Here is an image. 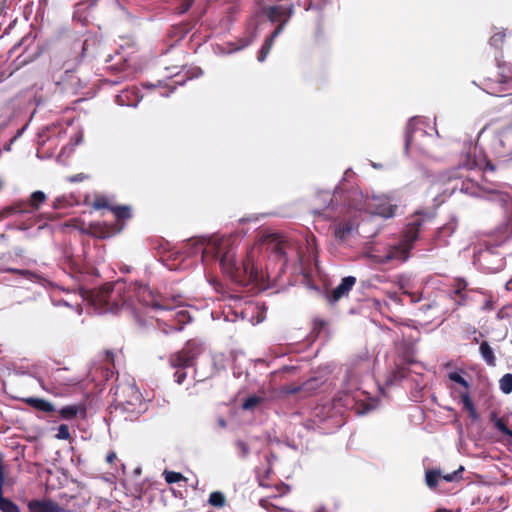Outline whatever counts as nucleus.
I'll list each match as a JSON object with an SVG mask.
<instances>
[{"label":"nucleus","instance_id":"obj_1","mask_svg":"<svg viewBox=\"0 0 512 512\" xmlns=\"http://www.w3.org/2000/svg\"><path fill=\"white\" fill-rule=\"evenodd\" d=\"M80 289L82 298L88 300L100 314L116 312L119 309L117 296L123 292L122 305L133 308L137 317L140 310L136 307V302L149 309L151 317L156 318L159 328L165 334L181 331L184 324L190 321L185 309H177L182 303L180 296L173 298L175 304L172 305L167 299L158 297L149 287L138 282L130 283L127 287L122 282H116L94 290H84L82 286Z\"/></svg>","mask_w":512,"mask_h":512},{"label":"nucleus","instance_id":"obj_2","mask_svg":"<svg viewBox=\"0 0 512 512\" xmlns=\"http://www.w3.org/2000/svg\"><path fill=\"white\" fill-rule=\"evenodd\" d=\"M238 239L236 234L191 238L185 242L182 250L187 257L200 254L203 264L218 262L222 271L234 282H243L244 276L248 272L253 276L254 271L248 270L247 264L237 262Z\"/></svg>","mask_w":512,"mask_h":512},{"label":"nucleus","instance_id":"obj_3","mask_svg":"<svg viewBox=\"0 0 512 512\" xmlns=\"http://www.w3.org/2000/svg\"><path fill=\"white\" fill-rule=\"evenodd\" d=\"M484 168V176L482 182H476L469 176H454L450 179V195L453 194L457 189L464 194H468L476 197H484L491 201L499 202L502 206L506 205L512 196L504 191V185L501 183H493L488 179V171L493 172L494 167L486 162V158L481 153L478 154V148L476 145H469L468 151L465 156V160L461 162V166L467 170H474L476 168Z\"/></svg>","mask_w":512,"mask_h":512},{"label":"nucleus","instance_id":"obj_4","mask_svg":"<svg viewBox=\"0 0 512 512\" xmlns=\"http://www.w3.org/2000/svg\"><path fill=\"white\" fill-rule=\"evenodd\" d=\"M318 198L323 202L324 207L322 210H316L315 212L327 219L336 221L334 236L339 241H345L357 229L361 215L355 205L350 206V194L347 193L343 197L342 190L337 187L332 195L324 192L319 194Z\"/></svg>","mask_w":512,"mask_h":512},{"label":"nucleus","instance_id":"obj_5","mask_svg":"<svg viewBox=\"0 0 512 512\" xmlns=\"http://www.w3.org/2000/svg\"><path fill=\"white\" fill-rule=\"evenodd\" d=\"M434 216V212L417 211L409 218L400 243L390 246L384 255H371V258L379 264H386L393 260L406 261L414 242L418 239L419 232L433 221Z\"/></svg>","mask_w":512,"mask_h":512},{"label":"nucleus","instance_id":"obj_6","mask_svg":"<svg viewBox=\"0 0 512 512\" xmlns=\"http://www.w3.org/2000/svg\"><path fill=\"white\" fill-rule=\"evenodd\" d=\"M512 238V219L507 220L497 229L493 243H490L485 249L473 252V263L479 268L488 271H499L504 263L503 259L507 252L499 251Z\"/></svg>","mask_w":512,"mask_h":512},{"label":"nucleus","instance_id":"obj_7","mask_svg":"<svg viewBox=\"0 0 512 512\" xmlns=\"http://www.w3.org/2000/svg\"><path fill=\"white\" fill-rule=\"evenodd\" d=\"M289 246V242L286 240L284 236L276 232H261L259 234L256 246L248 252L246 259H237L238 263H245L248 266V270L253 269L254 274L250 276L248 272L244 276L243 282H237L238 284L245 285L250 281H253L257 278L258 270L253 264V255L255 249L260 251H265L268 253L274 254L277 259L285 258L286 250Z\"/></svg>","mask_w":512,"mask_h":512},{"label":"nucleus","instance_id":"obj_8","mask_svg":"<svg viewBox=\"0 0 512 512\" xmlns=\"http://www.w3.org/2000/svg\"><path fill=\"white\" fill-rule=\"evenodd\" d=\"M350 194L351 203L350 206L355 205V208L359 210V213H366L369 215H377L383 218H391L395 215L397 210V203L393 195H372L364 196L362 192L358 190H352L348 192Z\"/></svg>","mask_w":512,"mask_h":512},{"label":"nucleus","instance_id":"obj_9","mask_svg":"<svg viewBox=\"0 0 512 512\" xmlns=\"http://www.w3.org/2000/svg\"><path fill=\"white\" fill-rule=\"evenodd\" d=\"M204 345L198 340H190L186 343L184 348L171 355L170 364L175 371V381L182 384L186 377V370L192 368L195 359L204 352Z\"/></svg>","mask_w":512,"mask_h":512},{"label":"nucleus","instance_id":"obj_10","mask_svg":"<svg viewBox=\"0 0 512 512\" xmlns=\"http://www.w3.org/2000/svg\"><path fill=\"white\" fill-rule=\"evenodd\" d=\"M490 150L496 158L502 161L512 159V132H497L490 141Z\"/></svg>","mask_w":512,"mask_h":512},{"label":"nucleus","instance_id":"obj_11","mask_svg":"<svg viewBox=\"0 0 512 512\" xmlns=\"http://www.w3.org/2000/svg\"><path fill=\"white\" fill-rule=\"evenodd\" d=\"M425 119L413 117L409 120L405 132V150L422 145L421 139L427 137Z\"/></svg>","mask_w":512,"mask_h":512},{"label":"nucleus","instance_id":"obj_12","mask_svg":"<svg viewBox=\"0 0 512 512\" xmlns=\"http://www.w3.org/2000/svg\"><path fill=\"white\" fill-rule=\"evenodd\" d=\"M116 399L121 397L122 401L129 405H140L145 404L142 400L141 393L132 384L119 385L115 392Z\"/></svg>","mask_w":512,"mask_h":512},{"label":"nucleus","instance_id":"obj_13","mask_svg":"<svg viewBox=\"0 0 512 512\" xmlns=\"http://www.w3.org/2000/svg\"><path fill=\"white\" fill-rule=\"evenodd\" d=\"M115 402L116 411H120V413L124 415L125 419L130 421L137 419L147 409L146 404H140L137 406L129 405L128 403L123 402L121 397H119V399L115 398Z\"/></svg>","mask_w":512,"mask_h":512},{"label":"nucleus","instance_id":"obj_14","mask_svg":"<svg viewBox=\"0 0 512 512\" xmlns=\"http://www.w3.org/2000/svg\"><path fill=\"white\" fill-rule=\"evenodd\" d=\"M356 283V278L353 276H347L342 279L340 284L336 286L332 293L330 300L336 302L342 297L347 296Z\"/></svg>","mask_w":512,"mask_h":512},{"label":"nucleus","instance_id":"obj_15","mask_svg":"<svg viewBox=\"0 0 512 512\" xmlns=\"http://www.w3.org/2000/svg\"><path fill=\"white\" fill-rule=\"evenodd\" d=\"M29 512H60V507L52 500H33L28 504Z\"/></svg>","mask_w":512,"mask_h":512},{"label":"nucleus","instance_id":"obj_16","mask_svg":"<svg viewBox=\"0 0 512 512\" xmlns=\"http://www.w3.org/2000/svg\"><path fill=\"white\" fill-rule=\"evenodd\" d=\"M286 24L287 23L282 21L276 27V29L273 31V33L265 40V42H264L263 46L261 47V49L259 51V54H258V61L259 62H263L266 59V57H267V55H268V53H269V51H270V49H271V47L273 45L274 39L276 37H278L282 33V31L284 30V27H285Z\"/></svg>","mask_w":512,"mask_h":512},{"label":"nucleus","instance_id":"obj_17","mask_svg":"<svg viewBox=\"0 0 512 512\" xmlns=\"http://www.w3.org/2000/svg\"><path fill=\"white\" fill-rule=\"evenodd\" d=\"M141 98L135 90H124L116 96V103L120 106L137 107Z\"/></svg>","mask_w":512,"mask_h":512},{"label":"nucleus","instance_id":"obj_18","mask_svg":"<svg viewBox=\"0 0 512 512\" xmlns=\"http://www.w3.org/2000/svg\"><path fill=\"white\" fill-rule=\"evenodd\" d=\"M266 400L265 391L261 390L258 394L249 395L242 403V409L245 411H253L256 407Z\"/></svg>","mask_w":512,"mask_h":512},{"label":"nucleus","instance_id":"obj_19","mask_svg":"<svg viewBox=\"0 0 512 512\" xmlns=\"http://www.w3.org/2000/svg\"><path fill=\"white\" fill-rule=\"evenodd\" d=\"M479 353L482 360L490 367L496 366L494 351L487 341H482L479 346Z\"/></svg>","mask_w":512,"mask_h":512},{"label":"nucleus","instance_id":"obj_20","mask_svg":"<svg viewBox=\"0 0 512 512\" xmlns=\"http://www.w3.org/2000/svg\"><path fill=\"white\" fill-rule=\"evenodd\" d=\"M25 402L28 405H30L31 407H33L37 410L43 411V412L50 413V412L55 411V407L51 402L41 399V398L30 397V398H27L25 400Z\"/></svg>","mask_w":512,"mask_h":512},{"label":"nucleus","instance_id":"obj_21","mask_svg":"<svg viewBox=\"0 0 512 512\" xmlns=\"http://www.w3.org/2000/svg\"><path fill=\"white\" fill-rule=\"evenodd\" d=\"M80 412L85 413V408L78 404L67 405L59 410L61 418L65 420L74 419Z\"/></svg>","mask_w":512,"mask_h":512},{"label":"nucleus","instance_id":"obj_22","mask_svg":"<svg viewBox=\"0 0 512 512\" xmlns=\"http://www.w3.org/2000/svg\"><path fill=\"white\" fill-rule=\"evenodd\" d=\"M97 207H106L105 204L96 203ZM114 214L116 220H126L131 217V211L129 206H107Z\"/></svg>","mask_w":512,"mask_h":512},{"label":"nucleus","instance_id":"obj_23","mask_svg":"<svg viewBox=\"0 0 512 512\" xmlns=\"http://www.w3.org/2000/svg\"><path fill=\"white\" fill-rule=\"evenodd\" d=\"M317 379H309L302 386H289L285 389L287 394H296L301 391L310 392L316 388Z\"/></svg>","mask_w":512,"mask_h":512},{"label":"nucleus","instance_id":"obj_24","mask_svg":"<svg viewBox=\"0 0 512 512\" xmlns=\"http://www.w3.org/2000/svg\"><path fill=\"white\" fill-rule=\"evenodd\" d=\"M283 11H284L283 6H280V5L271 6L268 8L267 17L272 23H275L278 21L281 23L283 21V19L285 18V14Z\"/></svg>","mask_w":512,"mask_h":512},{"label":"nucleus","instance_id":"obj_25","mask_svg":"<svg viewBox=\"0 0 512 512\" xmlns=\"http://www.w3.org/2000/svg\"><path fill=\"white\" fill-rule=\"evenodd\" d=\"M440 478H441L440 470H429L425 474L426 485L429 488L434 489L437 486Z\"/></svg>","mask_w":512,"mask_h":512},{"label":"nucleus","instance_id":"obj_26","mask_svg":"<svg viewBox=\"0 0 512 512\" xmlns=\"http://www.w3.org/2000/svg\"><path fill=\"white\" fill-rule=\"evenodd\" d=\"M462 373H463V371H460V372L459 371L449 372L448 373V378L452 382H455V383L459 384L460 386H462L465 389V391H468L469 388H470V385L467 382V380L462 376Z\"/></svg>","mask_w":512,"mask_h":512},{"label":"nucleus","instance_id":"obj_27","mask_svg":"<svg viewBox=\"0 0 512 512\" xmlns=\"http://www.w3.org/2000/svg\"><path fill=\"white\" fill-rule=\"evenodd\" d=\"M208 502L214 507L221 508L225 505L226 499L222 492L215 491L210 494Z\"/></svg>","mask_w":512,"mask_h":512},{"label":"nucleus","instance_id":"obj_28","mask_svg":"<svg viewBox=\"0 0 512 512\" xmlns=\"http://www.w3.org/2000/svg\"><path fill=\"white\" fill-rule=\"evenodd\" d=\"M499 388L504 394L512 392V374L507 373L499 380Z\"/></svg>","mask_w":512,"mask_h":512},{"label":"nucleus","instance_id":"obj_29","mask_svg":"<svg viewBox=\"0 0 512 512\" xmlns=\"http://www.w3.org/2000/svg\"><path fill=\"white\" fill-rule=\"evenodd\" d=\"M46 195L42 191H35L31 194L30 204L34 209H38L39 206L45 201Z\"/></svg>","mask_w":512,"mask_h":512},{"label":"nucleus","instance_id":"obj_30","mask_svg":"<svg viewBox=\"0 0 512 512\" xmlns=\"http://www.w3.org/2000/svg\"><path fill=\"white\" fill-rule=\"evenodd\" d=\"M491 420L494 422L495 427L504 435L512 438V431L506 426L502 419L497 418L494 414L492 415Z\"/></svg>","mask_w":512,"mask_h":512},{"label":"nucleus","instance_id":"obj_31","mask_svg":"<svg viewBox=\"0 0 512 512\" xmlns=\"http://www.w3.org/2000/svg\"><path fill=\"white\" fill-rule=\"evenodd\" d=\"M0 511H2V512H20L19 507L8 498L0 501Z\"/></svg>","mask_w":512,"mask_h":512},{"label":"nucleus","instance_id":"obj_32","mask_svg":"<svg viewBox=\"0 0 512 512\" xmlns=\"http://www.w3.org/2000/svg\"><path fill=\"white\" fill-rule=\"evenodd\" d=\"M24 211L20 208L19 205H13V206H8V207H5L1 212H0V218H6V217H9L10 215H13V214H17V213H23Z\"/></svg>","mask_w":512,"mask_h":512},{"label":"nucleus","instance_id":"obj_33","mask_svg":"<svg viewBox=\"0 0 512 512\" xmlns=\"http://www.w3.org/2000/svg\"><path fill=\"white\" fill-rule=\"evenodd\" d=\"M212 361L214 368L219 371L225 368V356L222 353L212 355Z\"/></svg>","mask_w":512,"mask_h":512},{"label":"nucleus","instance_id":"obj_34","mask_svg":"<svg viewBox=\"0 0 512 512\" xmlns=\"http://www.w3.org/2000/svg\"><path fill=\"white\" fill-rule=\"evenodd\" d=\"M235 446H236L238 454H239V456L241 458H246L249 455L250 449H249L248 445L244 441L237 440L235 442Z\"/></svg>","mask_w":512,"mask_h":512},{"label":"nucleus","instance_id":"obj_35","mask_svg":"<svg viewBox=\"0 0 512 512\" xmlns=\"http://www.w3.org/2000/svg\"><path fill=\"white\" fill-rule=\"evenodd\" d=\"M255 36H256V28L254 29V32H253V34L251 35V37H250V38H242V39H240V40H239V45H238V46H236V47H234V48H231V49L229 50V53H231V52H235V51H238V50H241V49H243V48L247 47V46H248V45H250V43L253 41V39L255 38Z\"/></svg>","mask_w":512,"mask_h":512},{"label":"nucleus","instance_id":"obj_36","mask_svg":"<svg viewBox=\"0 0 512 512\" xmlns=\"http://www.w3.org/2000/svg\"><path fill=\"white\" fill-rule=\"evenodd\" d=\"M461 401L466 410L474 413V404L468 394V391L461 393Z\"/></svg>","mask_w":512,"mask_h":512},{"label":"nucleus","instance_id":"obj_37","mask_svg":"<svg viewBox=\"0 0 512 512\" xmlns=\"http://www.w3.org/2000/svg\"><path fill=\"white\" fill-rule=\"evenodd\" d=\"M505 38L504 32H497L490 38V45L499 48Z\"/></svg>","mask_w":512,"mask_h":512},{"label":"nucleus","instance_id":"obj_38","mask_svg":"<svg viewBox=\"0 0 512 512\" xmlns=\"http://www.w3.org/2000/svg\"><path fill=\"white\" fill-rule=\"evenodd\" d=\"M56 437L61 440H68L70 438L69 427L66 424H61L58 427V432Z\"/></svg>","mask_w":512,"mask_h":512},{"label":"nucleus","instance_id":"obj_39","mask_svg":"<svg viewBox=\"0 0 512 512\" xmlns=\"http://www.w3.org/2000/svg\"><path fill=\"white\" fill-rule=\"evenodd\" d=\"M182 479V475L180 473L174 471H166L165 472V480L167 483H177Z\"/></svg>","mask_w":512,"mask_h":512},{"label":"nucleus","instance_id":"obj_40","mask_svg":"<svg viewBox=\"0 0 512 512\" xmlns=\"http://www.w3.org/2000/svg\"><path fill=\"white\" fill-rule=\"evenodd\" d=\"M461 471H463V467H460L458 471H454V472H452V473H448V474H444V475H442V474H441V478H442L443 480H445L446 482H452V481H454V480H456V479H457L458 474H459Z\"/></svg>","mask_w":512,"mask_h":512},{"label":"nucleus","instance_id":"obj_41","mask_svg":"<svg viewBox=\"0 0 512 512\" xmlns=\"http://www.w3.org/2000/svg\"><path fill=\"white\" fill-rule=\"evenodd\" d=\"M283 12L285 14V18L283 19V22L287 23L289 21V19L294 14V7H293V5H291L289 7H284V11Z\"/></svg>","mask_w":512,"mask_h":512},{"label":"nucleus","instance_id":"obj_42","mask_svg":"<svg viewBox=\"0 0 512 512\" xmlns=\"http://www.w3.org/2000/svg\"><path fill=\"white\" fill-rule=\"evenodd\" d=\"M455 230L454 224H449L447 226H444L440 229V233L443 235H451Z\"/></svg>","mask_w":512,"mask_h":512},{"label":"nucleus","instance_id":"obj_43","mask_svg":"<svg viewBox=\"0 0 512 512\" xmlns=\"http://www.w3.org/2000/svg\"><path fill=\"white\" fill-rule=\"evenodd\" d=\"M25 274L28 276V279H30L32 281L40 282V283H43L45 281L41 276L34 274L32 272L26 271Z\"/></svg>","mask_w":512,"mask_h":512},{"label":"nucleus","instance_id":"obj_44","mask_svg":"<svg viewBox=\"0 0 512 512\" xmlns=\"http://www.w3.org/2000/svg\"><path fill=\"white\" fill-rule=\"evenodd\" d=\"M387 296H388V298H389L391 301H393L394 303H397V304H398V303H400V300H401V299H400V296L398 295V293H397V292H389V293L387 294Z\"/></svg>","mask_w":512,"mask_h":512},{"label":"nucleus","instance_id":"obj_45","mask_svg":"<svg viewBox=\"0 0 512 512\" xmlns=\"http://www.w3.org/2000/svg\"><path fill=\"white\" fill-rule=\"evenodd\" d=\"M86 178V176L83 173H79L76 175H73L69 178L70 182H80L83 181Z\"/></svg>","mask_w":512,"mask_h":512},{"label":"nucleus","instance_id":"obj_46","mask_svg":"<svg viewBox=\"0 0 512 512\" xmlns=\"http://www.w3.org/2000/svg\"><path fill=\"white\" fill-rule=\"evenodd\" d=\"M5 471H4V464H3V454L0 453V480L3 481L5 479Z\"/></svg>","mask_w":512,"mask_h":512},{"label":"nucleus","instance_id":"obj_47","mask_svg":"<svg viewBox=\"0 0 512 512\" xmlns=\"http://www.w3.org/2000/svg\"><path fill=\"white\" fill-rule=\"evenodd\" d=\"M277 491H278V495H284L286 494L288 491H289V488L288 486L284 485V484H281L280 486H277L276 487Z\"/></svg>","mask_w":512,"mask_h":512},{"label":"nucleus","instance_id":"obj_48","mask_svg":"<svg viewBox=\"0 0 512 512\" xmlns=\"http://www.w3.org/2000/svg\"><path fill=\"white\" fill-rule=\"evenodd\" d=\"M465 287H466L465 282H463V281L459 282L457 288L454 290V294L461 295V290L465 289Z\"/></svg>","mask_w":512,"mask_h":512},{"label":"nucleus","instance_id":"obj_49","mask_svg":"<svg viewBox=\"0 0 512 512\" xmlns=\"http://www.w3.org/2000/svg\"><path fill=\"white\" fill-rule=\"evenodd\" d=\"M217 425L218 427H220L221 429H225L227 427V422L226 420L223 418V417H219L217 419Z\"/></svg>","mask_w":512,"mask_h":512},{"label":"nucleus","instance_id":"obj_50","mask_svg":"<svg viewBox=\"0 0 512 512\" xmlns=\"http://www.w3.org/2000/svg\"><path fill=\"white\" fill-rule=\"evenodd\" d=\"M116 459V454L114 452H111L107 455L106 461L108 463H112Z\"/></svg>","mask_w":512,"mask_h":512},{"label":"nucleus","instance_id":"obj_51","mask_svg":"<svg viewBox=\"0 0 512 512\" xmlns=\"http://www.w3.org/2000/svg\"><path fill=\"white\" fill-rule=\"evenodd\" d=\"M5 484V479H3V481L0 480V501L6 499L4 496H3V486Z\"/></svg>","mask_w":512,"mask_h":512},{"label":"nucleus","instance_id":"obj_52","mask_svg":"<svg viewBox=\"0 0 512 512\" xmlns=\"http://www.w3.org/2000/svg\"><path fill=\"white\" fill-rule=\"evenodd\" d=\"M146 88H155V87H160L162 86V82L161 81H158L156 84H152V83H147L144 85Z\"/></svg>","mask_w":512,"mask_h":512},{"label":"nucleus","instance_id":"obj_53","mask_svg":"<svg viewBox=\"0 0 512 512\" xmlns=\"http://www.w3.org/2000/svg\"><path fill=\"white\" fill-rule=\"evenodd\" d=\"M27 126L28 124L24 125L21 129H19L17 131V133L15 134L18 138H20L22 136V134L25 132V130L27 129Z\"/></svg>","mask_w":512,"mask_h":512},{"label":"nucleus","instance_id":"obj_54","mask_svg":"<svg viewBox=\"0 0 512 512\" xmlns=\"http://www.w3.org/2000/svg\"><path fill=\"white\" fill-rule=\"evenodd\" d=\"M193 1L194 0H185L186 4H185V7L182 9V12L187 11L190 8V6L192 5Z\"/></svg>","mask_w":512,"mask_h":512},{"label":"nucleus","instance_id":"obj_55","mask_svg":"<svg viewBox=\"0 0 512 512\" xmlns=\"http://www.w3.org/2000/svg\"><path fill=\"white\" fill-rule=\"evenodd\" d=\"M14 143H11V140L9 141L8 144H6L4 147H3V151H6V152H9L11 151V147Z\"/></svg>","mask_w":512,"mask_h":512},{"label":"nucleus","instance_id":"obj_56","mask_svg":"<svg viewBox=\"0 0 512 512\" xmlns=\"http://www.w3.org/2000/svg\"><path fill=\"white\" fill-rule=\"evenodd\" d=\"M505 287H506V290L512 292V278L506 283Z\"/></svg>","mask_w":512,"mask_h":512},{"label":"nucleus","instance_id":"obj_57","mask_svg":"<svg viewBox=\"0 0 512 512\" xmlns=\"http://www.w3.org/2000/svg\"><path fill=\"white\" fill-rule=\"evenodd\" d=\"M77 48L81 50V54L85 51V45L84 43H77Z\"/></svg>","mask_w":512,"mask_h":512},{"label":"nucleus","instance_id":"obj_58","mask_svg":"<svg viewBox=\"0 0 512 512\" xmlns=\"http://www.w3.org/2000/svg\"><path fill=\"white\" fill-rule=\"evenodd\" d=\"M174 89H175V87H174V86H173V87H171V88H170V90H169V92H167V93H161V96H163V97H168V96H169V95L174 91Z\"/></svg>","mask_w":512,"mask_h":512},{"label":"nucleus","instance_id":"obj_59","mask_svg":"<svg viewBox=\"0 0 512 512\" xmlns=\"http://www.w3.org/2000/svg\"><path fill=\"white\" fill-rule=\"evenodd\" d=\"M54 304H55V305H60V304H62V305H65V306H70V305H69V303H68L66 300H63V301H60V302H58V303H54Z\"/></svg>","mask_w":512,"mask_h":512},{"label":"nucleus","instance_id":"obj_60","mask_svg":"<svg viewBox=\"0 0 512 512\" xmlns=\"http://www.w3.org/2000/svg\"><path fill=\"white\" fill-rule=\"evenodd\" d=\"M470 416L473 417L474 419L477 418V412H476L475 408H474V413L470 412Z\"/></svg>","mask_w":512,"mask_h":512},{"label":"nucleus","instance_id":"obj_61","mask_svg":"<svg viewBox=\"0 0 512 512\" xmlns=\"http://www.w3.org/2000/svg\"><path fill=\"white\" fill-rule=\"evenodd\" d=\"M436 512H452V511L442 508V509H438Z\"/></svg>","mask_w":512,"mask_h":512},{"label":"nucleus","instance_id":"obj_62","mask_svg":"<svg viewBox=\"0 0 512 512\" xmlns=\"http://www.w3.org/2000/svg\"><path fill=\"white\" fill-rule=\"evenodd\" d=\"M81 140H82V135H79V136L77 137V139H76V143H77V144H78V143H80V142H81Z\"/></svg>","mask_w":512,"mask_h":512},{"label":"nucleus","instance_id":"obj_63","mask_svg":"<svg viewBox=\"0 0 512 512\" xmlns=\"http://www.w3.org/2000/svg\"><path fill=\"white\" fill-rule=\"evenodd\" d=\"M17 139H18V137L15 135V136L11 139V143H14Z\"/></svg>","mask_w":512,"mask_h":512},{"label":"nucleus","instance_id":"obj_64","mask_svg":"<svg viewBox=\"0 0 512 512\" xmlns=\"http://www.w3.org/2000/svg\"><path fill=\"white\" fill-rule=\"evenodd\" d=\"M82 278H83V276L81 275L77 279H78L79 282H83L84 280Z\"/></svg>","mask_w":512,"mask_h":512}]
</instances>
